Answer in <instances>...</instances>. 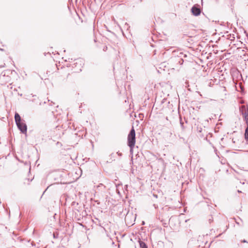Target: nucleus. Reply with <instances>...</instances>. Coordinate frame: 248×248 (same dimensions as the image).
<instances>
[{
  "label": "nucleus",
  "mask_w": 248,
  "mask_h": 248,
  "mask_svg": "<svg viewBox=\"0 0 248 248\" xmlns=\"http://www.w3.org/2000/svg\"><path fill=\"white\" fill-rule=\"evenodd\" d=\"M136 142V134L133 127H132L127 137V145L128 146H135Z\"/></svg>",
  "instance_id": "1"
},
{
  "label": "nucleus",
  "mask_w": 248,
  "mask_h": 248,
  "mask_svg": "<svg viewBox=\"0 0 248 248\" xmlns=\"http://www.w3.org/2000/svg\"><path fill=\"white\" fill-rule=\"evenodd\" d=\"M18 128L20 130V131L23 133H26L27 127L25 124L22 123V122L16 124Z\"/></svg>",
  "instance_id": "2"
},
{
  "label": "nucleus",
  "mask_w": 248,
  "mask_h": 248,
  "mask_svg": "<svg viewBox=\"0 0 248 248\" xmlns=\"http://www.w3.org/2000/svg\"><path fill=\"white\" fill-rule=\"evenodd\" d=\"M191 10L192 14L195 16H198L201 13L200 9L196 5H194Z\"/></svg>",
  "instance_id": "3"
},
{
  "label": "nucleus",
  "mask_w": 248,
  "mask_h": 248,
  "mask_svg": "<svg viewBox=\"0 0 248 248\" xmlns=\"http://www.w3.org/2000/svg\"><path fill=\"white\" fill-rule=\"evenodd\" d=\"M242 114L243 115L244 119L248 117V108H246L245 107H242Z\"/></svg>",
  "instance_id": "4"
},
{
  "label": "nucleus",
  "mask_w": 248,
  "mask_h": 248,
  "mask_svg": "<svg viewBox=\"0 0 248 248\" xmlns=\"http://www.w3.org/2000/svg\"><path fill=\"white\" fill-rule=\"evenodd\" d=\"M183 57H186V55L183 54V53H182V52H180L179 53V57H180V58H179L178 60V62L180 63V65H182L184 62V60L182 58Z\"/></svg>",
  "instance_id": "5"
},
{
  "label": "nucleus",
  "mask_w": 248,
  "mask_h": 248,
  "mask_svg": "<svg viewBox=\"0 0 248 248\" xmlns=\"http://www.w3.org/2000/svg\"><path fill=\"white\" fill-rule=\"evenodd\" d=\"M15 119L16 124L19 123L20 122H21V117H20V115H19V114L17 113H15Z\"/></svg>",
  "instance_id": "6"
},
{
  "label": "nucleus",
  "mask_w": 248,
  "mask_h": 248,
  "mask_svg": "<svg viewBox=\"0 0 248 248\" xmlns=\"http://www.w3.org/2000/svg\"><path fill=\"white\" fill-rule=\"evenodd\" d=\"M245 139L247 144H248V126H247L245 132Z\"/></svg>",
  "instance_id": "7"
},
{
  "label": "nucleus",
  "mask_w": 248,
  "mask_h": 248,
  "mask_svg": "<svg viewBox=\"0 0 248 248\" xmlns=\"http://www.w3.org/2000/svg\"><path fill=\"white\" fill-rule=\"evenodd\" d=\"M140 245L141 248H148L145 243L142 241L140 242Z\"/></svg>",
  "instance_id": "8"
},
{
  "label": "nucleus",
  "mask_w": 248,
  "mask_h": 248,
  "mask_svg": "<svg viewBox=\"0 0 248 248\" xmlns=\"http://www.w3.org/2000/svg\"><path fill=\"white\" fill-rule=\"evenodd\" d=\"M130 147V152L131 153V154H132L133 153V148L134 147V146H129Z\"/></svg>",
  "instance_id": "9"
},
{
  "label": "nucleus",
  "mask_w": 248,
  "mask_h": 248,
  "mask_svg": "<svg viewBox=\"0 0 248 248\" xmlns=\"http://www.w3.org/2000/svg\"><path fill=\"white\" fill-rule=\"evenodd\" d=\"M213 220V218L212 216H211L210 217V218H209V223H211Z\"/></svg>",
  "instance_id": "10"
},
{
  "label": "nucleus",
  "mask_w": 248,
  "mask_h": 248,
  "mask_svg": "<svg viewBox=\"0 0 248 248\" xmlns=\"http://www.w3.org/2000/svg\"><path fill=\"white\" fill-rule=\"evenodd\" d=\"M244 120H245V121L246 122V123L247 125V126H248V117L245 118L244 119Z\"/></svg>",
  "instance_id": "11"
},
{
  "label": "nucleus",
  "mask_w": 248,
  "mask_h": 248,
  "mask_svg": "<svg viewBox=\"0 0 248 248\" xmlns=\"http://www.w3.org/2000/svg\"><path fill=\"white\" fill-rule=\"evenodd\" d=\"M180 124L182 128H184V123L181 121V118H180Z\"/></svg>",
  "instance_id": "12"
},
{
  "label": "nucleus",
  "mask_w": 248,
  "mask_h": 248,
  "mask_svg": "<svg viewBox=\"0 0 248 248\" xmlns=\"http://www.w3.org/2000/svg\"><path fill=\"white\" fill-rule=\"evenodd\" d=\"M107 46L104 47V48L103 50H105V49H107Z\"/></svg>",
  "instance_id": "13"
},
{
  "label": "nucleus",
  "mask_w": 248,
  "mask_h": 248,
  "mask_svg": "<svg viewBox=\"0 0 248 248\" xmlns=\"http://www.w3.org/2000/svg\"><path fill=\"white\" fill-rule=\"evenodd\" d=\"M242 242H247V241L245 240H244Z\"/></svg>",
  "instance_id": "14"
},
{
  "label": "nucleus",
  "mask_w": 248,
  "mask_h": 248,
  "mask_svg": "<svg viewBox=\"0 0 248 248\" xmlns=\"http://www.w3.org/2000/svg\"><path fill=\"white\" fill-rule=\"evenodd\" d=\"M238 192H241V191H240V190H238Z\"/></svg>",
  "instance_id": "15"
}]
</instances>
